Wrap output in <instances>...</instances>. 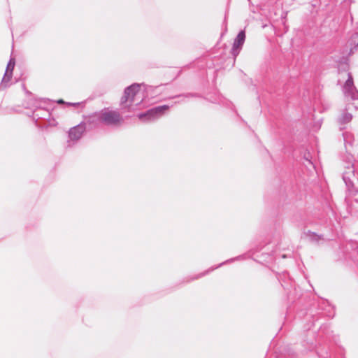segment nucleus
<instances>
[{
	"label": "nucleus",
	"instance_id": "f257e3e1",
	"mask_svg": "<svg viewBox=\"0 0 358 358\" xmlns=\"http://www.w3.org/2000/svg\"><path fill=\"white\" fill-rule=\"evenodd\" d=\"M140 91V86L133 85L125 90L124 95L122 97V103H131L135 100V96Z\"/></svg>",
	"mask_w": 358,
	"mask_h": 358
},
{
	"label": "nucleus",
	"instance_id": "f03ea898",
	"mask_svg": "<svg viewBox=\"0 0 358 358\" xmlns=\"http://www.w3.org/2000/svg\"><path fill=\"white\" fill-rule=\"evenodd\" d=\"M101 119L107 124H115L120 122L121 117L116 111H105L101 114Z\"/></svg>",
	"mask_w": 358,
	"mask_h": 358
},
{
	"label": "nucleus",
	"instance_id": "7ed1b4c3",
	"mask_svg": "<svg viewBox=\"0 0 358 358\" xmlns=\"http://www.w3.org/2000/svg\"><path fill=\"white\" fill-rule=\"evenodd\" d=\"M344 92L346 95L351 96L352 99L355 98L357 94H358L354 85V81L352 76L349 73L348 78L345 81L343 86Z\"/></svg>",
	"mask_w": 358,
	"mask_h": 358
},
{
	"label": "nucleus",
	"instance_id": "20e7f679",
	"mask_svg": "<svg viewBox=\"0 0 358 358\" xmlns=\"http://www.w3.org/2000/svg\"><path fill=\"white\" fill-rule=\"evenodd\" d=\"M85 131V124H80L70 129L69 136L72 141H77L81 138Z\"/></svg>",
	"mask_w": 358,
	"mask_h": 358
},
{
	"label": "nucleus",
	"instance_id": "39448f33",
	"mask_svg": "<svg viewBox=\"0 0 358 358\" xmlns=\"http://www.w3.org/2000/svg\"><path fill=\"white\" fill-rule=\"evenodd\" d=\"M169 109V106L167 105H164L161 106H157L150 109L148 110V114L150 115V117H152V120L156 117H158L162 115H164L168 110Z\"/></svg>",
	"mask_w": 358,
	"mask_h": 358
},
{
	"label": "nucleus",
	"instance_id": "423d86ee",
	"mask_svg": "<svg viewBox=\"0 0 358 358\" xmlns=\"http://www.w3.org/2000/svg\"><path fill=\"white\" fill-rule=\"evenodd\" d=\"M14 66H15V62H13L12 60H10L9 62V63L8 64L5 76L3 78V80H9V79L11 77L12 72L14 69Z\"/></svg>",
	"mask_w": 358,
	"mask_h": 358
},
{
	"label": "nucleus",
	"instance_id": "0eeeda50",
	"mask_svg": "<svg viewBox=\"0 0 358 358\" xmlns=\"http://www.w3.org/2000/svg\"><path fill=\"white\" fill-rule=\"evenodd\" d=\"M245 31H241L238 34V36H237V37L236 38V41L234 42V45H242L244 43V41H245Z\"/></svg>",
	"mask_w": 358,
	"mask_h": 358
},
{
	"label": "nucleus",
	"instance_id": "6e6552de",
	"mask_svg": "<svg viewBox=\"0 0 358 358\" xmlns=\"http://www.w3.org/2000/svg\"><path fill=\"white\" fill-rule=\"evenodd\" d=\"M352 115L350 113H345L339 120L341 124H347L351 121Z\"/></svg>",
	"mask_w": 358,
	"mask_h": 358
},
{
	"label": "nucleus",
	"instance_id": "1a4fd4ad",
	"mask_svg": "<svg viewBox=\"0 0 358 358\" xmlns=\"http://www.w3.org/2000/svg\"><path fill=\"white\" fill-rule=\"evenodd\" d=\"M147 114H148V111L144 113L139 114L138 115V117L139 120H143V121L151 120L152 117H150V115H147Z\"/></svg>",
	"mask_w": 358,
	"mask_h": 358
},
{
	"label": "nucleus",
	"instance_id": "9d476101",
	"mask_svg": "<svg viewBox=\"0 0 358 358\" xmlns=\"http://www.w3.org/2000/svg\"><path fill=\"white\" fill-rule=\"evenodd\" d=\"M357 37H358V34H357Z\"/></svg>",
	"mask_w": 358,
	"mask_h": 358
}]
</instances>
